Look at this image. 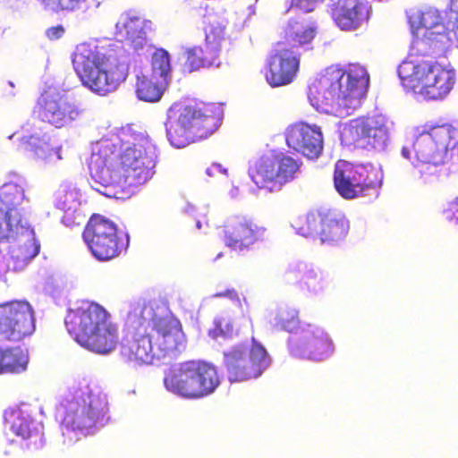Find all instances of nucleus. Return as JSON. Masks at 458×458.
<instances>
[{
	"label": "nucleus",
	"instance_id": "1",
	"mask_svg": "<svg viewBox=\"0 0 458 458\" xmlns=\"http://www.w3.org/2000/svg\"><path fill=\"white\" fill-rule=\"evenodd\" d=\"M369 81L366 69L359 64L329 67L310 83L308 98L317 109L348 115L365 97Z\"/></svg>",
	"mask_w": 458,
	"mask_h": 458
},
{
	"label": "nucleus",
	"instance_id": "2",
	"mask_svg": "<svg viewBox=\"0 0 458 458\" xmlns=\"http://www.w3.org/2000/svg\"><path fill=\"white\" fill-rule=\"evenodd\" d=\"M23 199L24 191L16 184L5 185L0 191V242H18L11 251L14 270L25 267L40 249L33 229L18 209Z\"/></svg>",
	"mask_w": 458,
	"mask_h": 458
},
{
	"label": "nucleus",
	"instance_id": "3",
	"mask_svg": "<svg viewBox=\"0 0 458 458\" xmlns=\"http://www.w3.org/2000/svg\"><path fill=\"white\" fill-rule=\"evenodd\" d=\"M221 120V110L213 103L192 106L178 101L167 109L165 124L171 144L181 148L208 137Z\"/></svg>",
	"mask_w": 458,
	"mask_h": 458
},
{
	"label": "nucleus",
	"instance_id": "4",
	"mask_svg": "<svg viewBox=\"0 0 458 458\" xmlns=\"http://www.w3.org/2000/svg\"><path fill=\"white\" fill-rule=\"evenodd\" d=\"M163 381L168 392L186 400L207 397L220 385L216 368L202 360H188L172 365Z\"/></svg>",
	"mask_w": 458,
	"mask_h": 458
},
{
	"label": "nucleus",
	"instance_id": "5",
	"mask_svg": "<svg viewBox=\"0 0 458 458\" xmlns=\"http://www.w3.org/2000/svg\"><path fill=\"white\" fill-rule=\"evenodd\" d=\"M397 72L404 89L428 100L443 99L455 83L452 70L429 61L404 60Z\"/></svg>",
	"mask_w": 458,
	"mask_h": 458
},
{
	"label": "nucleus",
	"instance_id": "6",
	"mask_svg": "<svg viewBox=\"0 0 458 458\" xmlns=\"http://www.w3.org/2000/svg\"><path fill=\"white\" fill-rule=\"evenodd\" d=\"M88 88L104 96L126 80L129 67L124 63H112L114 49L108 38L92 39L88 44Z\"/></svg>",
	"mask_w": 458,
	"mask_h": 458
},
{
	"label": "nucleus",
	"instance_id": "7",
	"mask_svg": "<svg viewBox=\"0 0 458 458\" xmlns=\"http://www.w3.org/2000/svg\"><path fill=\"white\" fill-rule=\"evenodd\" d=\"M223 363L228 380L240 383L259 378L270 366L271 357L252 335L224 352Z\"/></svg>",
	"mask_w": 458,
	"mask_h": 458
},
{
	"label": "nucleus",
	"instance_id": "8",
	"mask_svg": "<svg viewBox=\"0 0 458 458\" xmlns=\"http://www.w3.org/2000/svg\"><path fill=\"white\" fill-rule=\"evenodd\" d=\"M457 130L449 123L432 124L426 123L415 138L411 150L403 147V157L413 158L421 164L435 166L445 165L449 160V148H455Z\"/></svg>",
	"mask_w": 458,
	"mask_h": 458
},
{
	"label": "nucleus",
	"instance_id": "9",
	"mask_svg": "<svg viewBox=\"0 0 458 458\" xmlns=\"http://www.w3.org/2000/svg\"><path fill=\"white\" fill-rule=\"evenodd\" d=\"M276 325L282 329L295 333L289 341V349L293 356L322 360L329 357L334 351L332 341L323 331L311 327L300 329L298 312L284 310L277 316Z\"/></svg>",
	"mask_w": 458,
	"mask_h": 458
},
{
	"label": "nucleus",
	"instance_id": "10",
	"mask_svg": "<svg viewBox=\"0 0 458 458\" xmlns=\"http://www.w3.org/2000/svg\"><path fill=\"white\" fill-rule=\"evenodd\" d=\"M301 165L300 160L278 152L260 157L250 168L249 174L259 190L274 193L282 191L297 177Z\"/></svg>",
	"mask_w": 458,
	"mask_h": 458
},
{
	"label": "nucleus",
	"instance_id": "11",
	"mask_svg": "<svg viewBox=\"0 0 458 458\" xmlns=\"http://www.w3.org/2000/svg\"><path fill=\"white\" fill-rule=\"evenodd\" d=\"M333 179L337 193L345 199H353L380 187L383 173L372 165H355L338 160L335 165Z\"/></svg>",
	"mask_w": 458,
	"mask_h": 458
},
{
	"label": "nucleus",
	"instance_id": "12",
	"mask_svg": "<svg viewBox=\"0 0 458 458\" xmlns=\"http://www.w3.org/2000/svg\"><path fill=\"white\" fill-rule=\"evenodd\" d=\"M155 150L151 141L143 137L122 150L115 168L129 185L142 184L151 178L156 163Z\"/></svg>",
	"mask_w": 458,
	"mask_h": 458
},
{
	"label": "nucleus",
	"instance_id": "13",
	"mask_svg": "<svg viewBox=\"0 0 458 458\" xmlns=\"http://www.w3.org/2000/svg\"><path fill=\"white\" fill-rule=\"evenodd\" d=\"M127 244L128 240L112 220L99 214H93L88 220V247L97 259L110 260L119 256Z\"/></svg>",
	"mask_w": 458,
	"mask_h": 458
},
{
	"label": "nucleus",
	"instance_id": "14",
	"mask_svg": "<svg viewBox=\"0 0 458 458\" xmlns=\"http://www.w3.org/2000/svg\"><path fill=\"white\" fill-rule=\"evenodd\" d=\"M294 227L302 236L318 233L323 242H337L347 235L349 222L342 213L319 208L300 218Z\"/></svg>",
	"mask_w": 458,
	"mask_h": 458
},
{
	"label": "nucleus",
	"instance_id": "15",
	"mask_svg": "<svg viewBox=\"0 0 458 458\" xmlns=\"http://www.w3.org/2000/svg\"><path fill=\"white\" fill-rule=\"evenodd\" d=\"M88 349L99 354L113 352L119 342L117 324L111 319L110 313L97 302L88 305Z\"/></svg>",
	"mask_w": 458,
	"mask_h": 458
},
{
	"label": "nucleus",
	"instance_id": "16",
	"mask_svg": "<svg viewBox=\"0 0 458 458\" xmlns=\"http://www.w3.org/2000/svg\"><path fill=\"white\" fill-rule=\"evenodd\" d=\"M35 330L33 310L28 301L0 304V341L19 342Z\"/></svg>",
	"mask_w": 458,
	"mask_h": 458
},
{
	"label": "nucleus",
	"instance_id": "17",
	"mask_svg": "<svg viewBox=\"0 0 458 458\" xmlns=\"http://www.w3.org/2000/svg\"><path fill=\"white\" fill-rule=\"evenodd\" d=\"M345 135L357 148H382L388 140L389 128L386 119L381 114L363 116L350 123L345 129Z\"/></svg>",
	"mask_w": 458,
	"mask_h": 458
},
{
	"label": "nucleus",
	"instance_id": "18",
	"mask_svg": "<svg viewBox=\"0 0 458 458\" xmlns=\"http://www.w3.org/2000/svg\"><path fill=\"white\" fill-rule=\"evenodd\" d=\"M33 114L41 121L60 128L73 120L78 112L58 89L47 88L38 97Z\"/></svg>",
	"mask_w": 458,
	"mask_h": 458
},
{
	"label": "nucleus",
	"instance_id": "19",
	"mask_svg": "<svg viewBox=\"0 0 458 458\" xmlns=\"http://www.w3.org/2000/svg\"><path fill=\"white\" fill-rule=\"evenodd\" d=\"M300 63L301 53L291 52L276 44L267 62V82L273 88L291 84L300 70Z\"/></svg>",
	"mask_w": 458,
	"mask_h": 458
},
{
	"label": "nucleus",
	"instance_id": "20",
	"mask_svg": "<svg viewBox=\"0 0 458 458\" xmlns=\"http://www.w3.org/2000/svg\"><path fill=\"white\" fill-rule=\"evenodd\" d=\"M150 335L158 356L165 357L171 352L186 349L187 340L179 319L165 316L152 319Z\"/></svg>",
	"mask_w": 458,
	"mask_h": 458
},
{
	"label": "nucleus",
	"instance_id": "21",
	"mask_svg": "<svg viewBox=\"0 0 458 458\" xmlns=\"http://www.w3.org/2000/svg\"><path fill=\"white\" fill-rule=\"evenodd\" d=\"M226 246L234 250H250L266 240L267 229L246 217H234L224 225Z\"/></svg>",
	"mask_w": 458,
	"mask_h": 458
},
{
	"label": "nucleus",
	"instance_id": "22",
	"mask_svg": "<svg viewBox=\"0 0 458 458\" xmlns=\"http://www.w3.org/2000/svg\"><path fill=\"white\" fill-rule=\"evenodd\" d=\"M289 148L313 159L320 156L323 149V135L319 126L301 122L290 126L286 131Z\"/></svg>",
	"mask_w": 458,
	"mask_h": 458
},
{
	"label": "nucleus",
	"instance_id": "23",
	"mask_svg": "<svg viewBox=\"0 0 458 458\" xmlns=\"http://www.w3.org/2000/svg\"><path fill=\"white\" fill-rule=\"evenodd\" d=\"M371 6L367 0H336L332 4L331 15L344 30H352L369 21Z\"/></svg>",
	"mask_w": 458,
	"mask_h": 458
},
{
	"label": "nucleus",
	"instance_id": "24",
	"mask_svg": "<svg viewBox=\"0 0 458 458\" xmlns=\"http://www.w3.org/2000/svg\"><path fill=\"white\" fill-rule=\"evenodd\" d=\"M154 340L148 333L136 335L130 340H125L120 349L122 358L135 365L142 366L151 364L155 358L159 359L158 352L155 351Z\"/></svg>",
	"mask_w": 458,
	"mask_h": 458
},
{
	"label": "nucleus",
	"instance_id": "25",
	"mask_svg": "<svg viewBox=\"0 0 458 458\" xmlns=\"http://www.w3.org/2000/svg\"><path fill=\"white\" fill-rule=\"evenodd\" d=\"M315 30L308 25L294 23L289 25L283 40L276 44L293 53H301V49L311 43L315 38Z\"/></svg>",
	"mask_w": 458,
	"mask_h": 458
},
{
	"label": "nucleus",
	"instance_id": "26",
	"mask_svg": "<svg viewBox=\"0 0 458 458\" xmlns=\"http://www.w3.org/2000/svg\"><path fill=\"white\" fill-rule=\"evenodd\" d=\"M121 140L117 135L101 139L92 148L91 164L100 163L104 166H115L114 161L119 160L122 152Z\"/></svg>",
	"mask_w": 458,
	"mask_h": 458
},
{
	"label": "nucleus",
	"instance_id": "27",
	"mask_svg": "<svg viewBox=\"0 0 458 458\" xmlns=\"http://www.w3.org/2000/svg\"><path fill=\"white\" fill-rule=\"evenodd\" d=\"M4 420L8 429L16 437L24 440L32 435V420L19 407L9 408L4 412Z\"/></svg>",
	"mask_w": 458,
	"mask_h": 458
},
{
	"label": "nucleus",
	"instance_id": "28",
	"mask_svg": "<svg viewBox=\"0 0 458 458\" xmlns=\"http://www.w3.org/2000/svg\"><path fill=\"white\" fill-rule=\"evenodd\" d=\"M28 355L20 347L0 348V374H19L27 369Z\"/></svg>",
	"mask_w": 458,
	"mask_h": 458
},
{
	"label": "nucleus",
	"instance_id": "29",
	"mask_svg": "<svg viewBox=\"0 0 458 458\" xmlns=\"http://www.w3.org/2000/svg\"><path fill=\"white\" fill-rule=\"evenodd\" d=\"M167 82L153 75H138L136 81V95L145 102L160 100Z\"/></svg>",
	"mask_w": 458,
	"mask_h": 458
},
{
	"label": "nucleus",
	"instance_id": "30",
	"mask_svg": "<svg viewBox=\"0 0 458 458\" xmlns=\"http://www.w3.org/2000/svg\"><path fill=\"white\" fill-rule=\"evenodd\" d=\"M185 55L186 64L191 71L221 64L220 55L205 43L203 46L188 48Z\"/></svg>",
	"mask_w": 458,
	"mask_h": 458
},
{
	"label": "nucleus",
	"instance_id": "31",
	"mask_svg": "<svg viewBox=\"0 0 458 458\" xmlns=\"http://www.w3.org/2000/svg\"><path fill=\"white\" fill-rule=\"evenodd\" d=\"M88 403V420L90 427L104 426L109 420L106 396L101 391H90Z\"/></svg>",
	"mask_w": 458,
	"mask_h": 458
},
{
	"label": "nucleus",
	"instance_id": "32",
	"mask_svg": "<svg viewBox=\"0 0 458 458\" xmlns=\"http://www.w3.org/2000/svg\"><path fill=\"white\" fill-rule=\"evenodd\" d=\"M409 21L415 30L424 28L429 30L437 27H444V19L440 11L431 6L412 13L409 16Z\"/></svg>",
	"mask_w": 458,
	"mask_h": 458
},
{
	"label": "nucleus",
	"instance_id": "33",
	"mask_svg": "<svg viewBox=\"0 0 458 458\" xmlns=\"http://www.w3.org/2000/svg\"><path fill=\"white\" fill-rule=\"evenodd\" d=\"M86 311L82 309L70 310L65 318L69 334L82 347H86Z\"/></svg>",
	"mask_w": 458,
	"mask_h": 458
},
{
	"label": "nucleus",
	"instance_id": "34",
	"mask_svg": "<svg viewBox=\"0 0 458 458\" xmlns=\"http://www.w3.org/2000/svg\"><path fill=\"white\" fill-rule=\"evenodd\" d=\"M225 27L216 18H209L205 27V44L221 55L222 43L225 39Z\"/></svg>",
	"mask_w": 458,
	"mask_h": 458
},
{
	"label": "nucleus",
	"instance_id": "35",
	"mask_svg": "<svg viewBox=\"0 0 458 458\" xmlns=\"http://www.w3.org/2000/svg\"><path fill=\"white\" fill-rule=\"evenodd\" d=\"M151 75L168 82L171 72V64L170 56L166 50L158 48L154 52L151 60Z\"/></svg>",
	"mask_w": 458,
	"mask_h": 458
},
{
	"label": "nucleus",
	"instance_id": "36",
	"mask_svg": "<svg viewBox=\"0 0 458 458\" xmlns=\"http://www.w3.org/2000/svg\"><path fill=\"white\" fill-rule=\"evenodd\" d=\"M125 30L126 40L134 49L142 47L146 42V33L138 18H128L123 24Z\"/></svg>",
	"mask_w": 458,
	"mask_h": 458
},
{
	"label": "nucleus",
	"instance_id": "37",
	"mask_svg": "<svg viewBox=\"0 0 458 458\" xmlns=\"http://www.w3.org/2000/svg\"><path fill=\"white\" fill-rule=\"evenodd\" d=\"M81 193L75 190H69L64 195V199L61 201L62 208L64 211V219L67 222L73 213H75L81 207Z\"/></svg>",
	"mask_w": 458,
	"mask_h": 458
},
{
	"label": "nucleus",
	"instance_id": "38",
	"mask_svg": "<svg viewBox=\"0 0 458 458\" xmlns=\"http://www.w3.org/2000/svg\"><path fill=\"white\" fill-rule=\"evenodd\" d=\"M73 68L83 85H86V45L80 44L72 55Z\"/></svg>",
	"mask_w": 458,
	"mask_h": 458
},
{
	"label": "nucleus",
	"instance_id": "39",
	"mask_svg": "<svg viewBox=\"0 0 458 458\" xmlns=\"http://www.w3.org/2000/svg\"><path fill=\"white\" fill-rule=\"evenodd\" d=\"M81 0H42L46 10L52 12L72 11L79 7Z\"/></svg>",
	"mask_w": 458,
	"mask_h": 458
},
{
	"label": "nucleus",
	"instance_id": "40",
	"mask_svg": "<svg viewBox=\"0 0 458 458\" xmlns=\"http://www.w3.org/2000/svg\"><path fill=\"white\" fill-rule=\"evenodd\" d=\"M411 51V55L421 56L434 54L435 48L431 46L429 37L425 35L424 38L414 40Z\"/></svg>",
	"mask_w": 458,
	"mask_h": 458
},
{
	"label": "nucleus",
	"instance_id": "41",
	"mask_svg": "<svg viewBox=\"0 0 458 458\" xmlns=\"http://www.w3.org/2000/svg\"><path fill=\"white\" fill-rule=\"evenodd\" d=\"M64 421L66 424L64 435L65 436L66 438L72 441L73 438V435L76 440L81 439V437H83L84 434L82 428H81L79 425H75V421L71 418L69 414L66 415Z\"/></svg>",
	"mask_w": 458,
	"mask_h": 458
},
{
	"label": "nucleus",
	"instance_id": "42",
	"mask_svg": "<svg viewBox=\"0 0 458 458\" xmlns=\"http://www.w3.org/2000/svg\"><path fill=\"white\" fill-rule=\"evenodd\" d=\"M448 10L450 13V30L454 32V37L458 40V0H450Z\"/></svg>",
	"mask_w": 458,
	"mask_h": 458
},
{
	"label": "nucleus",
	"instance_id": "43",
	"mask_svg": "<svg viewBox=\"0 0 458 458\" xmlns=\"http://www.w3.org/2000/svg\"><path fill=\"white\" fill-rule=\"evenodd\" d=\"M322 277L319 276L317 273L313 271H310L303 276L304 284L307 285L309 289L317 290L322 288Z\"/></svg>",
	"mask_w": 458,
	"mask_h": 458
},
{
	"label": "nucleus",
	"instance_id": "44",
	"mask_svg": "<svg viewBox=\"0 0 458 458\" xmlns=\"http://www.w3.org/2000/svg\"><path fill=\"white\" fill-rule=\"evenodd\" d=\"M321 0H293V5L298 7L300 10L309 13L312 12L317 4Z\"/></svg>",
	"mask_w": 458,
	"mask_h": 458
},
{
	"label": "nucleus",
	"instance_id": "45",
	"mask_svg": "<svg viewBox=\"0 0 458 458\" xmlns=\"http://www.w3.org/2000/svg\"><path fill=\"white\" fill-rule=\"evenodd\" d=\"M64 28L63 25H56L46 30V36L49 40H57L64 34Z\"/></svg>",
	"mask_w": 458,
	"mask_h": 458
},
{
	"label": "nucleus",
	"instance_id": "46",
	"mask_svg": "<svg viewBox=\"0 0 458 458\" xmlns=\"http://www.w3.org/2000/svg\"><path fill=\"white\" fill-rule=\"evenodd\" d=\"M215 296L216 297H225V298H228L230 300H239L238 293L233 288L227 289V290H225L224 292L216 293H215Z\"/></svg>",
	"mask_w": 458,
	"mask_h": 458
},
{
	"label": "nucleus",
	"instance_id": "47",
	"mask_svg": "<svg viewBox=\"0 0 458 458\" xmlns=\"http://www.w3.org/2000/svg\"><path fill=\"white\" fill-rule=\"evenodd\" d=\"M225 329L223 328V321H217L216 322V327L214 329V335L215 336H218V335H225Z\"/></svg>",
	"mask_w": 458,
	"mask_h": 458
},
{
	"label": "nucleus",
	"instance_id": "48",
	"mask_svg": "<svg viewBox=\"0 0 458 458\" xmlns=\"http://www.w3.org/2000/svg\"><path fill=\"white\" fill-rule=\"evenodd\" d=\"M455 141L456 143V147L455 148H449V151H451V154L449 155V157H455L458 161V131H457V134L455 136V139L453 140V142Z\"/></svg>",
	"mask_w": 458,
	"mask_h": 458
},
{
	"label": "nucleus",
	"instance_id": "49",
	"mask_svg": "<svg viewBox=\"0 0 458 458\" xmlns=\"http://www.w3.org/2000/svg\"><path fill=\"white\" fill-rule=\"evenodd\" d=\"M82 237L86 241V229L82 232Z\"/></svg>",
	"mask_w": 458,
	"mask_h": 458
}]
</instances>
